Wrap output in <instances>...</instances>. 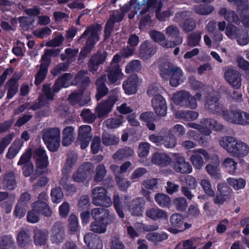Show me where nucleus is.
Returning <instances> with one entry per match:
<instances>
[{
	"mask_svg": "<svg viewBox=\"0 0 249 249\" xmlns=\"http://www.w3.org/2000/svg\"><path fill=\"white\" fill-rule=\"evenodd\" d=\"M40 214L46 217H50L52 214V212L47 204L34 202L32 205V210L27 214L28 221L32 223L37 222L39 220Z\"/></svg>",
	"mask_w": 249,
	"mask_h": 249,
	"instance_id": "obj_5",
	"label": "nucleus"
},
{
	"mask_svg": "<svg viewBox=\"0 0 249 249\" xmlns=\"http://www.w3.org/2000/svg\"><path fill=\"white\" fill-rule=\"evenodd\" d=\"M35 152L38 156L36 162V172L37 174H42L48 165V157L46 155L45 150L42 147H39L36 148L35 150Z\"/></svg>",
	"mask_w": 249,
	"mask_h": 249,
	"instance_id": "obj_21",
	"label": "nucleus"
},
{
	"mask_svg": "<svg viewBox=\"0 0 249 249\" xmlns=\"http://www.w3.org/2000/svg\"><path fill=\"white\" fill-rule=\"evenodd\" d=\"M174 168L178 172L189 174L192 171V167L185 159L178 154H174Z\"/></svg>",
	"mask_w": 249,
	"mask_h": 249,
	"instance_id": "obj_13",
	"label": "nucleus"
},
{
	"mask_svg": "<svg viewBox=\"0 0 249 249\" xmlns=\"http://www.w3.org/2000/svg\"><path fill=\"white\" fill-rule=\"evenodd\" d=\"M22 143L20 140L15 141L9 148L6 154L7 158L11 159L14 158L20 150Z\"/></svg>",
	"mask_w": 249,
	"mask_h": 249,
	"instance_id": "obj_49",
	"label": "nucleus"
},
{
	"mask_svg": "<svg viewBox=\"0 0 249 249\" xmlns=\"http://www.w3.org/2000/svg\"><path fill=\"white\" fill-rule=\"evenodd\" d=\"M44 142L52 152L57 150L60 144V130L57 127L48 128L41 131Z\"/></svg>",
	"mask_w": 249,
	"mask_h": 249,
	"instance_id": "obj_3",
	"label": "nucleus"
},
{
	"mask_svg": "<svg viewBox=\"0 0 249 249\" xmlns=\"http://www.w3.org/2000/svg\"><path fill=\"white\" fill-rule=\"evenodd\" d=\"M242 112L241 110L225 111L223 112V117L229 122L238 124V122H240Z\"/></svg>",
	"mask_w": 249,
	"mask_h": 249,
	"instance_id": "obj_40",
	"label": "nucleus"
},
{
	"mask_svg": "<svg viewBox=\"0 0 249 249\" xmlns=\"http://www.w3.org/2000/svg\"><path fill=\"white\" fill-rule=\"evenodd\" d=\"M91 130V126L89 125H81L79 128L78 140L80 142L82 149H85L88 146L92 138Z\"/></svg>",
	"mask_w": 249,
	"mask_h": 249,
	"instance_id": "obj_20",
	"label": "nucleus"
},
{
	"mask_svg": "<svg viewBox=\"0 0 249 249\" xmlns=\"http://www.w3.org/2000/svg\"><path fill=\"white\" fill-rule=\"evenodd\" d=\"M91 214L95 220L112 221L113 215L110 214L107 209L104 208H95L91 210Z\"/></svg>",
	"mask_w": 249,
	"mask_h": 249,
	"instance_id": "obj_27",
	"label": "nucleus"
},
{
	"mask_svg": "<svg viewBox=\"0 0 249 249\" xmlns=\"http://www.w3.org/2000/svg\"><path fill=\"white\" fill-rule=\"evenodd\" d=\"M219 14L228 22L237 23L239 20L237 16L234 11L225 8H221Z\"/></svg>",
	"mask_w": 249,
	"mask_h": 249,
	"instance_id": "obj_41",
	"label": "nucleus"
},
{
	"mask_svg": "<svg viewBox=\"0 0 249 249\" xmlns=\"http://www.w3.org/2000/svg\"><path fill=\"white\" fill-rule=\"evenodd\" d=\"M197 186V182L196 179L190 176H188L185 179L183 185L181 187L182 193L188 199H192L194 196L190 189H195Z\"/></svg>",
	"mask_w": 249,
	"mask_h": 249,
	"instance_id": "obj_22",
	"label": "nucleus"
},
{
	"mask_svg": "<svg viewBox=\"0 0 249 249\" xmlns=\"http://www.w3.org/2000/svg\"><path fill=\"white\" fill-rule=\"evenodd\" d=\"M200 185L204 193L210 197H214L215 192L212 188V184L208 178H203L200 180Z\"/></svg>",
	"mask_w": 249,
	"mask_h": 249,
	"instance_id": "obj_46",
	"label": "nucleus"
},
{
	"mask_svg": "<svg viewBox=\"0 0 249 249\" xmlns=\"http://www.w3.org/2000/svg\"><path fill=\"white\" fill-rule=\"evenodd\" d=\"M157 50L154 45L148 41H145L140 48V56L144 60H147L152 57Z\"/></svg>",
	"mask_w": 249,
	"mask_h": 249,
	"instance_id": "obj_28",
	"label": "nucleus"
},
{
	"mask_svg": "<svg viewBox=\"0 0 249 249\" xmlns=\"http://www.w3.org/2000/svg\"><path fill=\"white\" fill-rule=\"evenodd\" d=\"M200 123L201 124L193 123H188V126L198 130L205 136H208L211 133V129L217 131L221 130L223 128V126L220 124L211 119H203Z\"/></svg>",
	"mask_w": 249,
	"mask_h": 249,
	"instance_id": "obj_6",
	"label": "nucleus"
},
{
	"mask_svg": "<svg viewBox=\"0 0 249 249\" xmlns=\"http://www.w3.org/2000/svg\"><path fill=\"white\" fill-rule=\"evenodd\" d=\"M237 162L231 158H225L222 162V165L225 170L230 174L233 175L237 169Z\"/></svg>",
	"mask_w": 249,
	"mask_h": 249,
	"instance_id": "obj_42",
	"label": "nucleus"
},
{
	"mask_svg": "<svg viewBox=\"0 0 249 249\" xmlns=\"http://www.w3.org/2000/svg\"><path fill=\"white\" fill-rule=\"evenodd\" d=\"M206 108L209 111L218 115L223 116V107L218 102V99L217 98H212L210 97L207 99L206 103L205 104Z\"/></svg>",
	"mask_w": 249,
	"mask_h": 249,
	"instance_id": "obj_26",
	"label": "nucleus"
},
{
	"mask_svg": "<svg viewBox=\"0 0 249 249\" xmlns=\"http://www.w3.org/2000/svg\"><path fill=\"white\" fill-rule=\"evenodd\" d=\"M151 38L164 48L169 49L181 44L183 42L182 37H178L176 41L168 40L161 32L153 30L149 32Z\"/></svg>",
	"mask_w": 249,
	"mask_h": 249,
	"instance_id": "obj_10",
	"label": "nucleus"
},
{
	"mask_svg": "<svg viewBox=\"0 0 249 249\" xmlns=\"http://www.w3.org/2000/svg\"><path fill=\"white\" fill-rule=\"evenodd\" d=\"M233 156L241 158L246 156L249 153V146L245 142L237 140Z\"/></svg>",
	"mask_w": 249,
	"mask_h": 249,
	"instance_id": "obj_35",
	"label": "nucleus"
},
{
	"mask_svg": "<svg viewBox=\"0 0 249 249\" xmlns=\"http://www.w3.org/2000/svg\"><path fill=\"white\" fill-rule=\"evenodd\" d=\"M214 163L213 164H208L206 166L205 169L207 173L211 176V177L215 179H219L221 177V174L219 173V161L218 158L217 156H215L214 158Z\"/></svg>",
	"mask_w": 249,
	"mask_h": 249,
	"instance_id": "obj_33",
	"label": "nucleus"
},
{
	"mask_svg": "<svg viewBox=\"0 0 249 249\" xmlns=\"http://www.w3.org/2000/svg\"><path fill=\"white\" fill-rule=\"evenodd\" d=\"M121 60L120 56L116 54L114 56L110 66L107 70L108 81L110 84L117 83L119 84L120 81L123 78L124 74L120 68L118 63Z\"/></svg>",
	"mask_w": 249,
	"mask_h": 249,
	"instance_id": "obj_7",
	"label": "nucleus"
},
{
	"mask_svg": "<svg viewBox=\"0 0 249 249\" xmlns=\"http://www.w3.org/2000/svg\"><path fill=\"white\" fill-rule=\"evenodd\" d=\"M76 160L77 157L76 155L73 154L68 155L66 161L62 170V174L63 176L60 181L61 185L63 187L68 185L67 184L69 180L68 174L71 172L73 166L76 162Z\"/></svg>",
	"mask_w": 249,
	"mask_h": 249,
	"instance_id": "obj_15",
	"label": "nucleus"
},
{
	"mask_svg": "<svg viewBox=\"0 0 249 249\" xmlns=\"http://www.w3.org/2000/svg\"><path fill=\"white\" fill-rule=\"evenodd\" d=\"M106 79V76L101 77L98 78L97 80L96 85L97 86V94L96 95V98L97 100H99L103 96H105L108 89L107 87L105 86L104 81Z\"/></svg>",
	"mask_w": 249,
	"mask_h": 249,
	"instance_id": "obj_36",
	"label": "nucleus"
},
{
	"mask_svg": "<svg viewBox=\"0 0 249 249\" xmlns=\"http://www.w3.org/2000/svg\"><path fill=\"white\" fill-rule=\"evenodd\" d=\"M70 102L74 104L78 103L80 106H84L90 101L89 93L88 91L80 90L79 92L72 93L69 98Z\"/></svg>",
	"mask_w": 249,
	"mask_h": 249,
	"instance_id": "obj_24",
	"label": "nucleus"
},
{
	"mask_svg": "<svg viewBox=\"0 0 249 249\" xmlns=\"http://www.w3.org/2000/svg\"><path fill=\"white\" fill-rule=\"evenodd\" d=\"M228 183L235 190L243 189L246 185V181L242 178H230L227 179Z\"/></svg>",
	"mask_w": 249,
	"mask_h": 249,
	"instance_id": "obj_51",
	"label": "nucleus"
},
{
	"mask_svg": "<svg viewBox=\"0 0 249 249\" xmlns=\"http://www.w3.org/2000/svg\"><path fill=\"white\" fill-rule=\"evenodd\" d=\"M84 242L87 245L92 249H101L102 248V241L99 237L93 233H89L84 236Z\"/></svg>",
	"mask_w": 249,
	"mask_h": 249,
	"instance_id": "obj_30",
	"label": "nucleus"
},
{
	"mask_svg": "<svg viewBox=\"0 0 249 249\" xmlns=\"http://www.w3.org/2000/svg\"><path fill=\"white\" fill-rule=\"evenodd\" d=\"M49 232L45 230H36L34 231V241L36 246L44 245L48 239Z\"/></svg>",
	"mask_w": 249,
	"mask_h": 249,
	"instance_id": "obj_34",
	"label": "nucleus"
},
{
	"mask_svg": "<svg viewBox=\"0 0 249 249\" xmlns=\"http://www.w3.org/2000/svg\"><path fill=\"white\" fill-rule=\"evenodd\" d=\"M152 162L161 166H165L170 163L171 159L165 153H155L152 157Z\"/></svg>",
	"mask_w": 249,
	"mask_h": 249,
	"instance_id": "obj_39",
	"label": "nucleus"
},
{
	"mask_svg": "<svg viewBox=\"0 0 249 249\" xmlns=\"http://www.w3.org/2000/svg\"><path fill=\"white\" fill-rule=\"evenodd\" d=\"M167 238V234L165 232H150L146 235V239L154 244L165 240Z\"/></svg>",
	"mask_w": 249,
	"mask_h": 249,
	"instance_id": "obj_48",
	"label": "nucleus"
},
{
	"mask_svg": "<svg viewBox=\"0 0 249 249\" xmlns=\"http://www.w3.org/2000/svg\"><path fill=\"white\" fill-rule=\"evenodd\" d=\"M176 116L187 121H193L197 118L198 113L195 111H179L176 113Z\"/></svg>",
	"mask_w": 249,
	"mask_h": 249,
	"instance_id": "obj_47",
	"label": "nucleus"
},
{
	"mask_svg": "<svg viewBox=\"0 0 249 249\" xmlns=\"http://www.w3.org/2000/svg\"><path fill=\"white\" fill-rule=\"evenodd\" d=\"M235 39L238 45L245 46L249 42V35L247 31L241 30Z\"/></svg>",
	"mask_w": 249,
	"mask_h": 249,
	"instance_id": "obj_60",
	"label": "nucleus"
},
{
	"mask_svg": "<svg viewBox=\"0 0 249 249\" xmlns=\"http://www.w3.org/2000/svg\"><path fill=\"white\" fill-rule=\"evenodd\" d=\"M240 31L235 26L229 24L226 27L225 34L230 39H235Z\"/></svg>",
	"mask_w": 249,
	"mask_h": 249,
	"instance_id": "obj_61",
	"label": "nucleus"
},
{
	"mask_svg": "<svg viewBox=\"0 0 249 249\" xmlns=\"http://www.w3.org/2000/svg\"><path fill=\"white\" fill-rule=\"evenodd\" d=\"M52 200L53 203H59L63 199V194L61 188L56 187L52 189L51 193Z\"/></svg>",
	"mask_w": 249,
	"mask_h": 249,
	"instance_id": "obj_59",
	"label": "nucleus"
},
{
	"mask_svg": "<svg viewBox=\"0 0 249 249\" xmlns=\"http://www.w3.org/2000/svg\"><path fill=\"white\" fill-rule=\"evenodd\" d=\"M237 140L232 137L225 136L219 139L218 143L221 147L233 155Z\"/></svg>",
	"mask_w": 249,
	"mask_h": 249,
	"instance_id": "obj_25",
	"label": "nucleus"
},
{
	"mask_svg": "<svg viewBox=\"0 0 249 249\" xmlns=\"http://www.w3.org/2000/svg\"><path fill=\"white\" fill-rule=\"evenodd\" d=\"M124 13L122 10H116L110 14L105 29L106 37L109 36L113 29L114 24L122 21L124 17Z\"/></svg>",
	"mask_w": 249,
	"mask_h": 249,
	"instance_id": "obj_17",
	"label": "nucleus"
},
{
	"mask_svg": "<svg viewBox=\"0 0 249 249\" xmlns=\"http://www.w3.org/2000/svg\"><path fill=\"white\" fill-rule=\"evenodd\" d=\"M225 77L228 83L235 89H239L242 85V78L239 72L231 68H228L225 73Z\"/></svg>",
	"mask_w": 249,
	"mask_h": 249,
	"instance_id": "obj_14",
	"label": "nucleus"
},
{
	"mask_svg": "<svg viewBox=\"0 0 249 249\" xmlns=\"http://www.w3.org/2000/svg\"><path fill=\"white\" fill-rule=\"evenodd\" d=\"M111 221L95 220V221L90 225V230L99 233H104L106 231V226Z\"/></svg>",
	"mask_w": 249,
	"mask_h": 249,
	"instance_id": "obj_43",
	"label": "nucleus"
},
{
	"mask_svg": "<svg viewBox=\"0 0 249 249\" xmlns=\"http://www.w3.org/2000/svg\"><path fill=\"white\" fill-rule=\"evenodd\" d=\"M103 142L106 145L115 144L119 142V138L114 135L108 133L103 135Z\"/></svg>",
	"mask_w": 249,
	"mask_h": 249,
	"instance_id": "obj_63",
	"label": "nucleus"
},
{
	"mask_svg": "<svg viewBox=\"0 0 249 249\" xmlns=\"http://www.w3.org/2000/svg\"><path fill=\"white\" fill-rule=\"evenodd\" d=\"M150 144L146 142H142L140 143L138 146V154L140 159L146 157L149 153Z\"/></svg>",
	"mask_w": 249,
	"mask_h": 249,
	"instance_id": "obj_57",
	"label": "nucleus"
},
{
	"mask_svg": "<svg viewBox=\"0 0 249 249\" xmlns=\"http://www.w3.org/2000/svg\"><path fill=\"white\" fill-rule=\"evenodd\" d=\"M146 214L149 218L155 220L166 219L168 216L166 212L159 208L150 209L146 212Z\"/></svg>",
	"mask_w": 249,
	"mask_h": 249,
	"instance_id": "obj_38",
	"label": "nucleus"
},
{
	"mask_svg": "<svg viewBox=\"0 0 249 249\" xmlns=\"http://www.w3.org/2000/svg\"><path fill=\"white\" fill-rule=\"evenodd\" d=\"M130 197L125 196L120 201L119 195L115 194L113 198V204L115 209L118 214L124 218V215L123 210L127 209L131 214L135 216L142 215L143 212L142 205H144V200L142 198L139 197L136 199L130 201Z\"/></svg>",
	"mask_w": 249,
	"mask_h": 249,
	"instance_id": "obj_1",
	"label": "nucleus"
},
{
	"mask_svg": "<svg viewBox=\"0 0 249 249\" xmlns=\"http://www.w3.org/2000/svg\"><path fill=\"white\" fill-rule=\"evenodd\" d=\"M165 34L170 38H176V40L178 37H181L179 36V30L178 28L175 26L170 25L166 27L164 30Z\"/></svg>",
	"mask_w": 249,
	"mask_h": 249,
	"instance_id": "obj_64",
	"label": "nucleus"
},
{
	"mask_svg": "<svg viewBox=\"0 0 249 249\" xmlns=\"http://www.w3.org/2000/svg\"><path fill=\"white\" fill-rule=\"evenodd\" d=\"M160 75L165 80H169L172 87H176L181 84L185 77L182 70L171 63H164L160 67Z\"/></svg>",
	"mask_w": 249,
	"mask_h": 249,
	"instance_id": "obj_2",
	"label": "nucleus"
},
{
	"mask_svg": "<svg viewBox=\"0 0 249 249\" xmlns=\"http://www.w3.org/2000/svg\"><path fill=\"white\" fill-rule=\"evenodd\" d=\"M155 201L162 207H168L171 204L170 197L165 194H157L155 196Z\"/></svg>",
	"mask_w": 249,
	"mask_h": 249,
	"instance_id": "obj_52",
	"label": "nucleus"
},
{
	"mask_svg": "<svg viewBox=\"0 0 249 249\" xmlns=\"http://www.w3.org/2000/svg\"><path fill=\"white\" fill-rule=\"evenodd\" d=\"M118 100V96L113 95L99 104L95 109V113L97 117L100 118L106 116L111 111L114 105Z\"/></svg>",
	"mask_w": 249,
	"mask_h": 249,
	"instance_id": "obj_11",
	"label": "nucleus"
},
{
	"mask_svg": "<svg viewBox=\"0 0 249 249\" xmlns=\"http://www.w3.org/2000/svg\"><path fill=\"white\" fill-rule=\"evenodd\" d=\"M65 237L63 226L59 223H55L52 229L51 240L52 243L59 244L63 242Z\"/></svg>",
	"mask_w": 249,
	"mask_h": 249,
	"instance_id": "obj_23",
	"label": "nucleus"
},
{
	"mask_svg": "<svg viewBox=\"0 0 249 249\" xmlns=\"http://www.w3.org/2000/svg\"><path fill=\"white\" fill-rule=\"evenodd\" d=\"M31 241L30 236L24 231H20L17 236V243L19 246L24 247Z\"/></svg>",
	"mask_w": 249,
	"mask_h": 249,
	"instance_id": "obj_56",
	"label": "nucleus"
},
{
	"mask_svg": "<svg viewBox=\"0 0 249 249\" xmlns=\"http://www.w3.org/2000/svg\"><path fill=\"white\" fill-rule=\"evenodd\" d=\"M170 223L172 226L181 229L183 226V216L178 213H175L170 217Z\"/></svg>",
	"mask_w": 249,
	"mask_h": 249,
	"instance_id": "obj_58",
	"label": "nucleus"
},
{
	"mask_svg": "<svg viewBox=\"0 0 249 249\" xmlns=\"http://www.w3.org/2000/svg\"><path fill=\"white\" fill-rule=\"evenodd\" d=\"M124 122L123 117L119 116L117 118L108 119L104 123L108 128H116L121 125Z\"/></svg>",
	"mask_w": 249,
	"mask_h": 249,
	"instance_id": "obj_54",
	"label": "nucleus"
},
{
	"mask_svg": "<svg viewBox=\"0 0 249 249\" xmlns=\"http://www.w3.org/2000/svg\"><path fill=\"white\" fill-rule=\"evenodd\" d=\"M136 0H130V9L134 11V13L131 15L129 14L128 17L129 18H132L134 17V15L137 13V11L140 9L141 7H142L143 10L141 12V15L145 13L147 9L145 10V8H150L151 4H154L155 0H143V4H140L139 3H137Z\"/></svg>",
	"mask_w": 249,
	"mask_h": 249,
	"instance_id": "obj_31",
	"label": "nucleus"
},
{
	"mask_svg": "<svg viewBox=\"0 0 249 249\" xmlns=\"http://www.w3.org/2000/svg\"><path fill=\"white\" fill-rule=\"evenodd\" d=\"M140 83L141 81L138 76L134 75L124 81L123 88L126 94L132 95L137 92Z\"/></svg>",
	"mask_w": 249,
	"mask_h": 249,
	"instance_id": "obj_18",
	"label": "nucleus"
},
{
	"mask_svg": "<svg viewBox=\"0 0 249 249\" xmlns=\"http://www.w3.org/2000/svg\"><path fill=\"white\" fill-rule=\"evenodd\" d=\"M152 106L156 114L160 117L166 115L167 104L165 99L160 95H155L151 101Z\"/></svg>",
	"mask_w": 249,
	"mask_h": 249,
	"instance_id": "obj_16",
	"label": "nucleus"
},
{
	"mask_svg": "<svg viewBox=\"0 0 249 249\" xmlns=\"http://www.w3.org/2000/svg\"><path fill=\"white\" fill-rule=\"evenodd\" d=\"M154 4H156V16L159 20L160 21L165 20L171 16L173 15L172 12L170 10L163 11L162 12H160L162 8V3L160 2L158 3H156L155 2Z\"/></svg>",
	"mask_w": 249,
	"mask_h": 249,
	"instance_id": "obj_45",
	"label": "nucleus"
},
{
	"mask_svg": "<svg viewBox=\"0 0 249 249\" xmlns=\"http://www.w3.org/2000/svg\"><path fill=\"white\" fill-rule=\"evenodd\" d=\"M69 228L72 234L78 231L79 224L77 217L74 214H71L69 217Z\"/></svg>",
	"mask_w": 249,
	"mask_h": 249,
	"instance_id": "obj_55",
	"label": "nucleus"
},
{
	"mask_svg": "<svg viewBox=\"0 0 249 249\" xmlns=\"http://www.w3.org/2000/svg\"><path fill=\"white\" fill-rule=\"evenodd\" d=\"M3 184L5 188L12 190L16 186V182L14 174L12 172H9L5 175L3 177Z\"/></svg>",
	"mask_w": 249,
	"mask_h": 249,
	"instance_id": "obj_44",
	"label": "nucleus"
},
{
	"mask_svg": "<svg viewBox=\"0 0 249 249\" xmlns=\"http://www.w3.org/2000/svg\"><path fill=\"white\" fill-rule=\"evenodd\" d=\"M43 93L38 98L39 105H35L32 106H30L28 104L23 105L16 110L15 113L22 112L25 108H29L30 107L33 110H36L39 107L47 104L50 101L53 99V94L51 92L50 85H44L43 86Z\"/></svg>",
	"mask_w": 249,
	"mask_h": 249,
	"instance_id": "obj_9",
	"label": "nucleus"
},
{
	"mask_svg": "<svg viewBox=\"0 0 249 249\" xmlns=\"http://www.w3.org/2000/svg\"><path fill=\"white\" fill-rule=\"evenodd\" d=\"M93 203L96 206L108 207L112 205V201L107 196V191L103 187H96L91 192Z\"/></svg>",
	"mask_w": 249,
	"mask_h": 249,
	"instance_id": "obj_8",
	"label": "nucleus"
},
{
	"mask_svg": "<svg viewBox=\"0 0 249 249\" xmlns=\"http://www.w3.org/2000/svg\"><path fill=\"white\" fill-rule=\"evenodd\" d=\"M72 76L70 73L64 74L57 79L53 85V92H58L61 88H67L71 84Z\"/></svg>",
	"mask_w": 249,
	"mask_h": 249,
	"instance_id": "obj_32",
	"label": "nucleus"
},
{
	"mask_svg": "<svg viewBox=\"0 0 249 249\" xmlns=\"http://www.w3.org/2000/svg\"><path fill=\"white\" fill-rule=\"evenodd\" d=\"M54 50H47L42 57L40 67L41 69H44L48 70V67L51 63V57L54 53Z\"/></svg>",
	"mask_w": 249,
	"mask_h": 249,
	"instance_id": "obj_53",
	"label": "nucleus"
},
{
	"mask_svg": "<svg viewBox=\"0 0 249 249\" xmlns=\"http://www.w3.org/2000/svg\"><path fill=\"white\" fill-rule=\"evenodd\" d=\"M213 7L211 5H200L194 7V10L196 13L202 15L210 14L213 11Z\"/></svg>",
	"mask_w": 249,
	"mask_h": 249,
	"instance_id": "obj_62",
	"label": "nucleus"
},
{
	"mask_svg": "<svg viewBox=\"0 0 249 249\" xmlns=\"http://www.w3.org/2000/svg\"><path fill=\"white\" fill-rule=\"evenodd\" d=\"M107 56L106 52L98 53L96 55L92 56L89 65V71L92 72L96 71L98 69V66L105 61Z\"/></svg>",
	"mask_w": 249,
	"mask_h": 249,
	"instance_id": "obj_29",
	"label": "nucleus"
},
{
	"mask_svg": "<svg viewBox=\"0 0 249 249\" xmlns=\"http://www.w3.org/2000/svg\"><path fill=\"white\" fill-rule=\"evenodd\" d=\"M99 27L91 26L89 27L82 34L80 41L84 38L87 39L86 45L81 50L80 54L84 57L87 56L91 51L94 44L99 40Z\"/></svg>",
	"mask_w": 249,
	"mask_h": 249,
	"instance_id": "obj_4",
	"label": "nucleus"
},
{
	"mask_svg": "<svg viewBox=\"0 0 249 249\" xmlns=\"http://www.w3.org/2000/svg\"><path fill=\"white\" fill-rule=\"evenodd\" d=\"M217 189L219 194L213 198V201L215 204L221 205L230 198V190L225 183H218Z\"/></svg>",
	"mask_w": 249,
	"mask_h": 249,
	"instance_id": "obj_19",
	"label": "nucleus"
},
{
	"mask_svg": "<svg viewBox=\"0 0 249 249\" xmlns=\"http://www.w3.org/2000/svg\"><path fill=\"white\" fill-rule=\"evenodd\" d=\"M189 97V93L185 91H180L174 94L172 100L175 104L181 106H185Z\"/></svg>",
	"mask_w": 249,
	"mask_h": 249,
	"instance_id": "obj_37",
	"label": "nucleus"
},
{
	"mask_svg": "<svg viewBox=\"0 0 249 249\" xmlns=\"http://www.w3.org/2000/svg\"><path fill=\"white\" fill-rule=\"evenodd\" d=\"M134 154V150L130 147H125L117 151L113 155L115 160H121L125 157L132 156Z\"/></svg>",
	"mask_w": 249,
	"mask_h": 249,
	"instance_id": "obj_50",
	"label": "nucleus"
},
{
	"mask_svg": "<svg viewBox=\"0 0 249 249\" xmlns=\"http://www.w3.org/2000/svg\"><path fill=\"white\" fill-rule=\"evenodd\" d=\"M201 155L206 160H209L211 159V156L208 152L201 148L195 150L190 158V160L192 165L194 168L197 169H200L204 164V161Z\"/></svg>",
	"mask_w": 249,
	"mask_h": 249,
	"instance_id": "obj_12",
	"label": "nucleus"
}]
</instances>
